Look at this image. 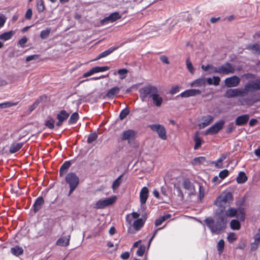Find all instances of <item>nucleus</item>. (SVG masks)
Listing matches in <instances>:
<instances>
[{
	"mask_svg": "<svg viewBox=\"0 0 260 260\" xmlns=\"http://www.w3.org/2000/svg\"><path fill=\"white\" fill-rule=\"evenodd\" d=\"M158 88L154 86H147L139 90L140 97L143 102H147L150 99L152 101V104L157 107H160L164 102V99L158 93Z\"/></svg>",
	"mask_w": 260,
	"mask_h": 260,
	"instance_id": "1",
	"label": "nucleus"
},
{
	"mask_svg": "<svg viewBox=\"0 0 260 260\" xmlns=\"http://www.w3.org/2000/svg\"><path fill=\"white\" fill-rule=\"evenodd\" d=\"M215 215V219L208 217L206 218L204 221L213 234L218 235L225 229L227 219L225 218L223 214H219L218 211H216Z\"/></svg>",
	"mask_w": 260,
	"mask_h": 260,
	"instance_id": "2",
	"label": "nucleus"
},
{
	"mask_svg": "<svg viewBox=\"0 0 260 260\" xmlns=\"http://www.w3.org/2000/svg\"><path fill=\"white\" fill-rule=\"evenodd\" d=\"M233 201L232 193L230 192H223L219 196L214 203L219 210L218 211H224L226 208L229 207Z\"/></svg>",
	"mask_w": 260,
	"mask_h": 260,
	"instance_id": "3",
	"label": "nucleus"
},
{
	"mask_svg": "<svg viewBox=\"0 0 260 260\" xmlns=\"http://www.w3.org/2000/svg\"><path fill=\"white\" fill-rule=\"evenodd\" d=\"M219 214H223L225 219L228 217H234L236 216L240 221H244L245 218V209L243 207L238 208L237 209L230 207L226 210L218 211Z\"/></svg>",
	"mask_w": 260,
	"mask_h": 260,
	"instance_id": "4",
	"label": "nucleus"
},
{
	"mask_svg": "<svg viewBox=\"0 0 260 260\" xmlns=\"http://www.w3.org/2000/svg\"><path fill=\"white\" fill-rule=\"evenodd\" d=\"M66 181L70 186L69 193V196H70L78 185L79 183V178L75 173L71 172L67 174L66 177Z\"/></svg>",
	"mask_w": 260,
	"mask_h": 260,
	"instance_id": "5",
	"label": "nucleus"
},
{
	"mask_svg": "<svg viewBox=\"0 0 260 260\" xmlns=\"http://www.w3.org/2000/svg\"><path fill=\"white\" fill-rule=\"evenodd\" d=\"M116 200L117 197L116 196H113L105 199L99 200L95 203L94 208L95 209H103L106 207L113 204Z\"/></svg>",
	"mask_w": 260,
	"mask_h": 260,
	"instance_id": "6",
	"label": "nucleus"
},
{
	"mask_svg": "<svg viewBox=\"0 0 260 260\" xmlns=\"http://www.w3.org/2000/svg\"><path fill=\"white\" fill-rule=\"evenodd\" d=\"M246 94L247 92L245 88L229 89L225 91L224 96L227 98H232L237 96H243Z\"/></svg>",
	"mask_w": 260,
	"mask_h": 260,
	"instance_id": "7",
	"label": "nucleus"
},
{
	"mask_svg": "<svg viewBox=\"0 0 260 260\" xmlns=\"http://www.w3.org/2000/svg\"><path fill=\"white\" fill-rule=\"evenodd\" d=\"M149 127L151 130L156 132L159 137L161 139L166 140L167 139L166 129L162 125L159 124H151L149 125Z\"/></svg>",
	"mask_w": 260,
	"mask_h": 260,
	"instance_id": "8",
	"label": "nucleus"
},
{
	"mask_svg": "<svg viewBox=\"0 0 260 260\" xmlns=\"http://www.w3.org/2000/svg\"><path fill=\"white\" fill-rule=\"evenodd\" d=\"M219 74L222 75H229L234 74L235 72V68L230 63H225L219 66Z\"/></svg>",
	"mask_w": 260,
	"mask_h": 260,
	"instance_id": "9",
	"label": "nucleus"
},
{
	"mask_svg": "<svg viewBox=\"0 0 260 260\" xmlns=\"http://www.w3.org/2000/svg\"><path fill=\"white\" fill-rule=\"evenodd\" d=\"M224 124V121L221 120L219 122L215 123L213 125L211 126L206 131L207 135H214L217 133L220 129H221Z\"/></svg>",
	"mask_w": 260,
	"mask_h": 260,
	"instance_id": "10",
	"label": "nucleus"
},
{
	"mask_svg": "<svg viewBox=\"0 0 260 260\" xmlns=\"http://www.w3.org/2000/svg\"><path fill=\"white\" fill-rule=\"evenodd\" d=\"M245 90L247 92L260 90V79H256L246 84L245 85Z\"/></svg>",
	"mask_w": 260,
	"mask_h": 260,
	"instance_id": "11",
	"label": "nucleus"
},
{
	"mask_svg": "<svg viewBox=\"0 0 260 260\" xmlns=\"http://www.w3.org/2000/svg\"><path fill=\"white\" fill-rule=\"evenodd\" d=\"M240 82V79L237 76H233L224 80V84L228 87H236L239 85Z\"/></svg>",
	"mask_w": 260,
	"mask_h": 260,
	"instance_id": "12",
	"label": "nucleus"
},
{
	"mask_svg": "<svg viewBox=\"0 0 260 260\" xmlns=\"http://www.w3.org/2000/svg\"><path fill=\"white\" fill-rule=\"evenodd\" d=\"M136 135L135 131L132 129H128L123 132L121 134L120 138L123 141H127L129 143L130 141L133 140Z\"/></svg>",
	"mask_w": 260,
	"mask_h": 260,
	"instance_id": "13",
	"label": "nucleus"
},
{
	"mask_svg": "<svg viewBox=\"0 0 260 260\" xmlns=\"http://www.w3.org/2000/svg\"><path fill=\"white\" fill-rule=\"evenodd\" d=\"M69 116V114L65 110L60 111V112L57 115L58 122L56 124V126L58 127L60 126L62 124L63 122L67 120Z\"/></svg>",
	"mask_w": 260,
	"mask_h": 260,
	"instance_id": "14",
	"label": "nucleus"
},
{
	"mask_svg": "<svg viewBox=\"0 0 260 260\" xmlns=\"http://www.w3.org/2000/svg\"><path fill=\"white\" fill-rule=\"evenodd\" d=\"M201 93V90L197 89H188L182 92L180 96L182 98H188L189 96H193L196 95L200 94Z\"/></svg>",
	"mask_w": 260,
	"mask_h": 260,
	"instance_id": "15",
	"label": "nucleus"
},
{
	"mask_svg": "<svg viewBox=\"0 0 260 260\" xmlns=\"http://www.w3.org/2000/svg\"><path fill=\"white\" fill-rule=\"evenodd\" d=\"M148 189L146 187H143L140 192V200L142 205L145 204L148 197Z\"/></svg>",
	"mask_w": 260,
	"mask_h": 260,
	"instance_id": "16",
	"label": "nucleus"
},
{
	"mask_svg": "<svg viewBox=\"0 0 260 260\" xmlns=\"http://www.w3.org/2000/svg\"><path fill=\"white\" fill-rule=\"evenodd\" d=\"M249 119V116L247 114L238 116L235 121L236 124L238 126L244 125L248 122Z\"/></svg>",
	"mask_w": 260,
	"mask_h": 260,
	"instance_id": "17",
	"label": "nucleus"
},
{
	"mask_svg": "<svg viewBox=\"0 0 260 260\" xmlns=\"http://www.w3.org/2000/svg\"><path fill=\"white\" fill-rule=\"evenodd\" d=\"M121 18V16L118 12H114L110 14L108 17L105 18L104 19L102 20V22H106L107 21H110L111 22H113L115 21L118 19Z\"/></svg>",
	"mask_w": 260,
	"mask_h": 260,
	"instance_id": "18",
	"label": "nucleus"
},
{
	"mask_svg": "<svg viewBox=\"0 0 260 260\" xmlns=\"http://www.w3.org/2000/svg\"><path fill=\"white\" fill-rule=\"evenodd\" d=\"M70 240V235L61 237L57 241L56 244L61 246H67L69 245Z\"/></svg>",
	"mask_w": 260,
	"mask_h": 260,
	"instance_id": "19",
	"label": "nucleus"
},
{
	"mask_svg": "<svg viewBox=\"0 0 260 260\" xmlns=\"http://www.w3.org/2000/svg\"><path fill=\"white\" fill-rule=\"evenodd\" d=\"M206 85V79L205 78H199L190 83L191 87H202Z\"/></svg>",
	"mask_w": 260,
	"mask_h": 260,
	"instance_id": "20",
	"label": "nucleus"
},
{
	"mask_svg": "<svg viewBox=\"0 0 260 260\" xmlns=\"http://www.w3.org/2000/svg\"><path fill=\"white\" fill-rule=\"evenodd\" d=\"M213 121V117L212 116L208 115L203 119V121L200 124L201 128H204L209 125Z\"/></svg>",
	"mask_w": 260,
	"mask_h": 260,
	"instance_id": "21",
	"label": "nucleus"
},
{
	"mask_svg": "<svg viewBox=\"0 0 260 260\" xmlns=\"http://www.w3.org/2000/svg\"><path fill=\"white\" fill-rule=\"evenodd\" d=\"M246 48L254 54H260V45L258 44H249Z\"/></svg>",
	"mask_w": 260,
	"mask_h": 260,
	"instance_id": "22",
	"label": "nucleus"
},
{
	"mask_svg": "<svg viewBox=\"0 0 260 260\" xmlns=\"http://www.w3.org/2000/svg\"><path fill=\"white\" fill-rule=\"evenodd\" d=\"M44 203V201L42 197H39L37 199L34 204V211L35 212L38 211L41 208Z\"/></svg>",
	"mask_w": 260,
	"mask_h": 260,
	"instance_id": "23",
	"label": "nucleus"
},
{
	"mask_svg": "<svg viewBox=\"0 0 260 260\" xmlns=\"http://www.w3.org/2000/svg\"><path fill=\"white\" fill-rule=\"evenodd\" d=\"M71 163L69 161H65L61 166L59 170V174L60 176H63L68 171V169L70 167Z\"/></svg>",
	"mask_w": 260,
	"mask_h": 260,
	"instance_id": "24",
	"label": "nucleus"
},
{
	"mask_svg": "<svg viewBox=\"0 0 260 260\" xmlns=\"http://www.w3.org/2000/svg\"><path fill=\"white\" fill-rule=\"evenodd\" d=\"M220 79L218 76H214L213 78H207L206 79V83L207 82L209 85L213 84L217 86L219 84Z\"/></svg>",
	"mask_w": 260,
	"mask_h": 260,
	"instance_id": "25",
	"label": "nucleus"
},
{
	"mask_svg": "<svg viewBox=\"0 0 260 260\" xmlns=\"http://www.w3.org/2000/svg\"><path fill=\"white\" fill-rule=\"evenodd\" d=\"M183 186L184 188L189 191V193H193L194 189L191 182L188 179H186L183 182Z\"/></svg>",
	"mask_w": 260,
	"mask_h": 260,
	"instance_id": "26",
	"label": "nucleus"
},
{
	"mask_svg": "<svg viewBox=\"0 0 260 260\" xmlns=\"http://www.w3.org/2000/svg\"><path fill=\"white\" fill-rule=\"evenodd\" d=\"M116 49V48L114 47H111L108 49L107 50H106L101 53H100L98 57L94 59V60H97L98 59H100L102 58L105 57L107 56L108 55H110L111 53H112L114 50Z\"/></svg>",
	"mask_w": 260,
	"mask_h": 260,
	"instance_id": "27",
	"label": "nucleus"
},
{
	"mask_svg": "<svg viewBox=\"0 0 260 260\" xmlns=\"http://www.w3.org/2000/svg\"><path fill=\"white\" fill-rule=\"evenodd\" d=\"M119 90H120V89H119V87H118L117 86L114 87L110 89L108 91V92L106 94V95L108 98H112L115 95L119 93Z\"/></svg>",
	"mask_w": 260,
	"mask_h": 260,
	"instance_id": "28",
	"label": "nucleus"
},
{
	"mask_svg": "<svg viewBox=\"0 0 260 260\" xmlns=\"http://www.w3.org/2000/svg\"><path fill=\"white\" fill-rule=\"evenodd\" d=\"M145 221L141 218L137 219L135 220L133 224V226L135 230L136 231L139 230L144 225Z\"/></svg>",
	"mask_w": 260,
	"mask_h": 260,
	"instance_id": "29",
	"label": "nucleus"
},
{
	"mask_svg": "<svg viewBox=\"0 0 260 260\" xmlns=\"http://www.w3.org/2000/svg\"><path fill=\"white\" fill-rule=\"evenodd\" d=\"M10 251L15 256L20 255L23 252L22 248L18 246L11 248Z\"/></svg>",
	"mask_w": 260,
	"mask_h": 260,
	"instance_id": "30",
	"label": "nucleus"
},
{
	"mask_svg": "<svg viewBox=\"0 0 260 260\" xmlns=\"http://www.w3.org/2000/svg\"><path fill=\"white\" fill-rule=\"evenodd\" d=\"M22 143H14L10 147V152L11 153H14L20 150L22 147Z\"/></svg>",
	"mask_w": 260,
	"mask_h": 260,
	"instance_id": "31",
	"label": "nucleus"
},
{
	"mask_svg": "<svg viewBox=\"0 0 260 260\" xmlns=\"http://www.w3.org/2000/svg\"><path fill=\"white\" fill-rule=\"evenodd\" d=\"M171 215L169 214L165 215L164 216H162L160 217L159 218L155 220V226H157L158 225H160L162 224L163 222H164L165 220L168 219V218H170Z\"/></svg>",
	"mask_w": 260,
	"mask_h": 260,
	"instance_id": "32",
	"label": "nucleus"
},
{
	"mask_svg": "<svg viewBox=\"0 0 260 260\" xmlns=\"http://www.w3.org/2000/svg\"><path fill=\"white\" fill-rule=\"evenodd\" d=\"M247 180V177L245 173L243 172H240L237 177V181L238 183H243Z\"/></svg>",
	"mask_w": 260,
	"mask_h": 260,
	"instance_id": "33",
	"label": "nucleus"
},
{
	"mask_svg": "<svg viewBox=\"0 0 260 260\" xmlns=\"http://www.w3.org/2000/svg\"><path fill=\"white\" fill-rule=\"evenodd\" d=\"M14 34V32L13 31L4 32L0 35V40L4 41L9 40L12 38Z\"/></svg>",
	"mask_w": 260,
	"mask_h": 260,
	"instance_id": "34",
	"label": "nucleus"
},
{
	"mask_svg": "<svg viewBox=\"0 0 260 260\" xmlns=\"http://www.w3.org/2000/svg\"><path fill=\"white\" fill-rule=\"evenodd\" d=\"M230 226L233 230H238L240 229L241 225L240 222L238 220L233 219L231 221Z\"/></svg>",
	"mask_w": 260,
	"mask_h": 260,
	"instance_id": "35",
	"label": "nucleus"
},
{
	"mask_svg": "<svg viewBox=\"0 0 260 260\" xmlns=\"http://www.w3.org/2000/svg\"><path fill=\"white\" fill-rule=\"evenodd\" d=\"M122 175L119 176L113 183L112 188L115 190L118 188L122 182Z\"/></svg>",
	"mask_w": 260,
	"mask_h": 260,
	"instance_id": "36",
	"label": "nucleus"
},
{
	"mask_svg": "<svg viewBox=\"0 0 260 260\" xmlns=\"http://www.w3.org/2000/svg\"><path fill=\"white\" fill-rule=\"evenodd\" d=\"M37 9L39 13L42 12L45 9V5L43 0H37Z\"/></svg>",
	"mask_w": 260,
	"mask_h": 260,
	"instance_id": "37",
	"label": "nucleus"
},
{
	"mask_svg": "<svg viewBox=\"0 0 260 260\" xmlns=\"http://www.w3.org/2000/svg\"><path fill=\"white\" fill-rule=\"evenodd\" d=\"M260 245V238L256 236L254 237V242L251 245V249L252 251L256 250Z\"/></svg>",
	"mask_w": 260,
	"mask_h": 260,
	"instance_id": "38",
	"label": "nucleus"
},
{
	"mask_svg": "<svg viewBox=\"0 0 260 260\" xmlns=\"http://www.w3.org/2000/svg\"><path fill=\"white\" fill-rule=\"evenodd\" d=\"M51 28H47L45 30H43L40 32V37L42 39H46L49 35L51 32Z\"/></svg>",
	"mask_w": 260,
	"mask_h": 260,
	"instance_id": "39",
	"label": "nucleus"
},
{
	"mask_svg": "<svg viewBox=\"0 0 260 260\" xmlns=\"http://www.w3.org/2000/svg\"><path fill=\"white\" fill-rule=\"evenodd\" d=\"M79 118L78 114L76 112L74 113L71 115L69 120V123L70 124L75 123Z\"/></svg>",
	"mask_w": 260,
	"mask_h": 260,
	"instance_id": "40",
	"label": "nucleus"
},
{
	"mask_svg": "<svg viewBox=\"0 0 260 260\" xmlns=\"http://www.w3.org/2000/svg\"><path fill=\"white\" fill-rule=\"evenodd\" d=\"M127 73L128 71L125 69H119L117 71L120 79H124L127 76Z\"/></svg>",
	"mask_w": 260,
	"mask_h": 260,
	"instance_id": "41",
	"label": "nucleus"
},
{
	"mask_svg": "<svg viewBox=\"0 0 260 260\" xmlns=\"http://www.w3.org/2000/svg\"><path fill=\"white\" fill-rule=\"evenodd\" d=\"M18 102L13 103L10 102H6L0 104V108L4 109L8 107H10L11 106H14L17 105Z\"/></svg>",
	"mask_w": 260,
	"mask_h": 260,
	"instance_id": "42",
	"label": "nucleus"
},
{
	"mask_svg": "<svg viewBox=\"0 0 260 260\" xmlns=\"http://www.w3.org/2000/svg\"><path fill=\"white\" fill-rule=\"evenodd\" d=\"M94 73L103 72L109 69V67L107 66L104 67H96L92 68Z\"/></svg>",
	"mask_w": 260,
	"mask_h": 260,
	"instance_id": "43",
	"label": "nucleus"
},
{
	"mask_svg": "<svg viewBox=\"0 0 260 260\" xmlns=\"http://www.w3.org/2000/svg\"><path fill=\"white\" fill-rule=\"evenodd\" d=\"M194 141L195 142V145L194 146V149L195 150H197L201 146V145L202 144V140L200 139V138L197 135L194 137Z\"/></svg>",
	"mask_w": 260,
	"mask_h": 260,
	"instance_id": "44",
	"label": "nucleus"
},
{
	"mask_svg": "<svg viewBox=\"0 0 260 260\" xmlns=\"http://www.w3.org/2000/svg\"><path fill=\"white\" fill-rule=\"evenodd\" d=\"M224 246V242L223 240H220L217 243V250L219 253L222 252Z\"/></svg>",
	"mask_w": 260,
	"mask_h": 260,
	"instance_id": "45",
	"label": "nucleus"
},
{
	"mask_svg": "<svg viewBox=\"0 0 260 260\" xmlns=\"http://www.w3.org/2000/svg\"><path fill=\"white\" fill-rule=\"evenodd\" d=\"M186 67L188 69V70L189 71L190 73L191 74H193L194 73V68L193 67L191 63V62L190 61L189 58H187L186 60Z\"/></svg>",
	"mask_w": 260,
	"mask_h": 260,
	"instance_id": "46",
	"label": "nucleus"
},
{
	"mask_svg": "<svg viewBox=\"0 0 260 260\" xmlns=\"http://www.w3.org/2000/svg\"><path fill=\"white\" fill-rule=\"evenodd\" d=\"M129 110L128 109H124L120 112L119 115V118L122 120L125 118L126 116L129 114Z\"/></svg>",
	"mask_w": 260,
	"mask_h": 260,
	"instance_id": "47",
	"label": "nucleus"
},
{
	"mask_svg": "<svg viewBox=\"0 0 260 260\" xmlns=\"http://www.w3.org/2000/svg\"><path fill=\"white\" fill-rule=\"evenodd\" d=\"M206 158L204 157L200 156L196 157L193 159V162L196 165H199L205 161Z\"/></svg>",
	"mask_w": 260,
	"mask_h": 260,
	"instance_id": "48",
	"label": "nucleus"
},
{
	"mask_svg": "<svg viewBox=\"0 0 260 260\" xmlns=\"http://www.w3.org/2000/svg\"><path fill=\"white\" fill-rule=\"evenodd\" d=\"M145 249L146 247L144 245H141L137 250V255L139 256H142L145 251Z\"/></svg>",
	"mask_w": 260,
	"mask_h": 260,
	"instance_id": "49",
	"label": "nucleus"
},
{
	"mask_svg": "<svg viewBox=\"0 0 260 260\" xmlns=\"http://www.w3.org/2000/svg\"><path fill=\"white\" fill-rule=\"evenodd\" d=\"M98 136L95 133H92L88 136L87 142L88 143H91L97 139Z\"/></svg>",
	"mask_w": 260,
	"mask_h": 260,
	"instance_id": "50",
	"label": "nucleus"
},
{
	"mask_svg": "<svg viewBox=\"0 0 260 260\" xmlns=\"http://www.w3.org/2000/svg\"><path fill=\"white\" fill-rule=\"evenodd\" d=\"M54 120L53 119H50L46 121L45 125L50 129H53L54 127Z\"/></svg>",
	"mask_w": 260,
	"mask_h": 260,
	"instance_id": "51",
	"label": "nucleus"
},
{
	"mask_svg": "<svg viewBox=\"0 0 260 260\" xmlns=\"http://www.w3.org/2000/svg\"><path fill=\"white\" fill-rule=\"evenodd\" d=\"M237 239L235 233H231L228 237V240L230 243H232Z\"/></svg>",
	"mask_w": 260,
	"mask_h": 260,
	"instance_id": "52",
	"label": "nucleus"
},
{
	"mask_svg": "<svg viewBox=\"0 0 260 260\" xmlns=\"http://www.w3.org/2000/svg\"><path fill=\"white\" fill-rule=\"evenodd\" d=\"M219 66L218 67H214L212 65H210V70L209 72V74L212 73H218L219 74Z\"/></svg>",
	"mask_w": 260,
	"mask_h": 260,
	"instance_id": "53",
	"label": "nucleus"
},
{
	"mask_svg": "<svg viewBox=\"0 0 260 260\" xmlns=\"http://www.w3.org/2000/svg\"><path fill=\"white\" fill-rule=\"evenodd\" d=\"M228 174L229 171L227 170H224L219 173V176L220 178L223 179L228 176Z\"/></svg>",
	"mask_w": 260,
	"mask_h": 260,
	"instance_id": "54",
	"label": "nucleus"
},
{
	"mask_svg": "<svg viewBox=\"0 0 260 260\" xmlns=\"http://www.w3.org/2000/svg\"><path fill=\"white\" fill-rule=\"evenodd\" d=\"M160 60L164 63L169 64L170 62L169 61L168 58L165 55H161L160 56Z\"/></svg>",
	"mask_w": 260,
	"mask_h": 260,
	"instance_id": "55",
	"label": "nucleus"
},
{
	"mask_svg": "<svg viewBox=\"0 0 260 260\" xmlns=\"http://www.w3.org/2000/svg\"><path fill=\"white\" fill-rule=\"evenodd\" d=\"M133 219V218L131 214H127L126 216V222L128 223L129 226L132 225Z\"/></svg>",
	"mask_w": 260,
	"mask_h": 260,
	"instance_id": "56",
	"label": "nucleus"
},
{
	"mask_svg": "<svg viewBox=\"0 0 260 260\" xmlns=\"http://www.w3.org/2000/svg\"><path fill=\"white\" fill-rule=\"evenodd\" d=\"M6 22V19L3 14H0V28H2Z\"/></svg>",
	"mask_w": 260,
	"mask_h": 260,
	"instance_id": "57",
	"label": "nucleus"
},
{
	"mask_svg": "<svg viewBox=\"0 0 260 260\" xmlns=\"http://www.w3.org/2000/svg\"><path fill=\"white\" fill-rule=\"evenodd\" d=\"M32 14V12L31 9L30 8L28 9L27 10L26 13L25 15V18L27 19H30L31 18Z\"/></svg>",
	"mask_w": 260,
	"mask_h": 260,
	"instance_id": "58",
	"label": "nucleus"
},
{
	"mask_svg": "<svg viewBox=\"0 0 260 260\" xmlns=\"http://www.w3.org/2000/svg\"><path fill=\"white\" fill-rule=\"evenodd\" d=\"M204 197V190L201 185H199V198L201 200Z\"/></svg>",
	"mask_w": 260,
	"mask_h": 260,
	"instance_id": "59",
	"label": "nucleus"
},
{
	"mask_svg": "<svg viewBox=\"0 0 260 260\" xmlns=\"http://www.w3.org/2000/svg\"><path fill=\"white\" fill-rule=\"evenodd\" d=\"M27 39L25 37H24L23 38H22L19 41V44L23 47L24 46V44L27 42Z\"/></svg>",
	"mask_w": 260,
	"mask_h": 260,
	"instance_id": "60",
	"label": "nucleus"
},
{
	"mask_svg": "<svg viewBox=\"0 0 260 260\" xmlns=\"http://www.w3.org/2000/svg\"><path fill=\"white\" fill-rule=\"evenodd\" d=\"M179 87L178 86H175L173 87L170 91V93L172 94H175L179 91Z\"/></svg>",
	"mask_w": 260,
	"mask_h": 260,
	"instance_id": "61",
	"label": "nucleus"
},
{
	"mask_svg": "<svg viewBox=\"0 0 260 260\" xmlns=\"http://www.w3.org/2000/svg\"><path fill=\"white\" fill-rule=\"evenodd\" d=\"M37 58H38V55H30L26 57V61L28 62L32 60L36 59Z\"/></svg>",
	"mask_w": 260,
	"mask_h": 260,
	"instance_id": "62",
	"label": "nucleus"
},
{
	"mask_svg": "<svg viewBox=\"0 0 260 260\" xmlns=\"http://www.w3.org/2000/svg\"><path fill=\"white\" fill-rule=\"evenodd\" d=\"M129 257V253L128 252H125L121 254V257L123 259H126Z\"/></svg>",
	"mask_w": 260,
	"mask_h": 260,
	"instance_id": "63",
	"label": "nucleus"
},
{
	"mask_svg": "<svg viewBox=\"0 0 260 260\" xmlns=\"http://www.w3.org/2000/svg\"><path fill=\"white\" fill-rule=\"evenodd\" d=\"M222 162L219 159H218L216 161H214L213 164L216 167L220 168L222 166Z\"/></svg>",
	"mask_w": 260,
	"mask_h": 260,
	"instance_id": "64",
	"label": "nucleus"
}]
</instances>
